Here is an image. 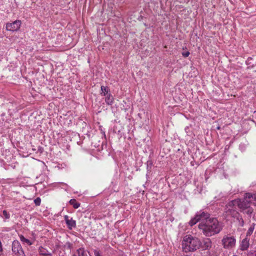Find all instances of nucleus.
Wrapping results in <instances>:
<instances>
[{
  "instance_id": "obj_31",
  "label": "nucleus",
  "mask_w": 256,
  "mask_h": 256,
  "mask_svg": "<svg viewBox=\"0 0 256 256\" xmlns=\"http://www.w3.org/2000/svg\"><path fill=\"white\" fill-rule=\"evenodd\" d=\"M38 151L40 152V153H42L44 151V148L41 147V146H39L38 148Z\"/></svg>"
},
{
  "instance_id": "obj_34",
  "label": "nucleus",
  "mask_w": 256,
  "mask_h": 256,
  "mask_svg": "<svg viewBox=\"0 0 256 256\" xmlns=\"http://www.w3.org/2000/svg\"><path fill=\"white\" fill-rule=\"evenodd\" d=\"M235 256V255H234V256Z\"/></svg>"
},
{
  "instance_id": "obj_26",
  "label": "nucleus",
  "mask_w": 256,
  "mask_h": 256,
  "mask_svg": "<svg viewBox=\"0 0 256 256\" xmlns=\"http://www.w3.org/2000/svg\"><path fill=\"white\" fill-rule=\"evenodd\" d=\"M152 165V162L151 160H148L147 162V169L148 170H151V168Z\"/></svg>"
},
{
  "instance_id": "obj_1",
  "label": "nucleus",
  "mask_w": 256,
  "mask_h": 256,
  "mask_svg": "<svg viewBox=\"0 0 256 256\" xmlns=\"http://www.w3.org/2000/svg\"><path fill=\"white\" fill-rule=\"evenodd\" d=\"M198 228L206 236H211L218 234L222 226L216 218H212L200 223Z\"/></svg>"
},
{
  "instance_id": "obj_2",
  "label": "nucleus",
  "mask_w": 256,
  "mask_h": 256,
  "mask_svg": "<svg viewBox=\"0 0 256 256\" xmlns=\"http://www.w3.org/2000/svg\"><path fill=\"white\" fill-rule=\"evenodd\" d=\"M200 240L189 234L184 237L182 242V250L185 252H193L200 248Z\"/></svg>"
},
{
  "instance_id": "obj_30",
  "label": "nucleus",
  "mask_w": 256,
  "mask_h": 256,
  "mask_svg": "<svg viewBox=\"0 0 256 256\" xmlns=\"http://www.w3.org/2000/svg\"><path fill=\"white\" fill-rule=\"evenodd\" d=\"M182 55L184 57H188L190 55V52L188 51L184 52H182Z\"/></svg>"
},
{
  "instance_id": "obj_24",
  "label": "nucleus",
  "mask_w": 256,
  "mask_h": 256,
  "mask_svg": "<svg viewBox=\"0 0 256 256\" xmlns=\"http://www.w3.org/2000/svg\"><path fill=\"white\" fill-rule=\"evenodd\" d=\"M247 256H256V250H251L247 254Z\"/></svg>"
},
{
  "instance_id": "obj_13",
  "label": "nucleus",
  "mask_w": 256,
  "mask_h": 256,
  "mask_svg": "<svg viewBox=\"0 0 256 256\" xmlns=\"http://www.w3.org/2000/svg\"><path fill=\"white\" fill-rule=\"evenodd\" d=\"M105 96V102L106 104L108 105H112L114 102V98L110 92Z\"/></svg>"
},
{
  "instance_id": "obj_18",
  "label": "nucleus",
  "mask_w": 256,
  "mask_h": 256,
  "mask_svg": "<svg viewBox=\"0 0 256 256\" xmlns=\"http://www.w3.org/2000/svg\"><path fill=\"white\" fill-rule=\"evenodd\" d=\"M38 251V253L40 255H42L44 256L50 253L48 250L46 248H44L42 246H40L39 247Z\"/></svg>"
},
{
  "instance_id": "obj_20",
  "label": "nucleus",
  "mask_w": 256,
  "mask_h": 256,
  "mask_svg": "<svg viewBox=\"0 0 256 256\" xmlns=\"http://www.w3.org/2000/svg\"><path fill=\"white\" fill-rule=\"evenodd\" d=\"M240 212H243L244 214H246L250 218L252 214L254 212V209L250 207L249 208H246L244 210H242L240 211Z\"/></svg>"
},
{
  "instance_id": "obj_7",
  "label": "nucleus",
  "mask_w": 256,
  "mask_h": 256,
  "mask_svg": "<svg viewBox=\"0 0 256 256\" xmlns=\"http://www.w3.org/2000/svg\"><path fill=\"white\" fill-rule=\"evenodd\" d=\"M197 218L198 221L205 222L206 220L210 219V214L204 212L200 211L198 212L195 215Z\"/></svg>"
},
{
  "instance_id": "obj_22",
  "label": "nucleus",
  "mask_w": 256,
  "mask_h": 256,
  "mask_svg": "<svg viewBox=\"0 0 256 256\" xmlns=\"http://www.w3.org/2000/svg\"><path fill=\"white\" fill-rule=\"evenodd\" d=\"M255 226L256 224L254 223H252L251 224L250 227L249 228L248 230L246 232V236H250L252 235Z\"/></svg>"
},
{
  "instance_id": "obj_14",
  "label": "nucleus",
  "mask_w": 256,
  "mask_h": 256,
  "mask_svg": "<svg viewBox=\"0 0 256 256\" xmlns=\"http://www.w3.org/2000/svg\"><path fill=\"white\" fill-rule=\"evenodd\" d=\"M19 237H20V241L23 244H26L28 246H31L34 244V240H30L24 238V236L22 235L19 236Z\"/></svg>"
},
{
  "instance_id": "obj_8",
  "label": "nucleus",
  "mask_w": 256,
  "mask_h": 256,
  "mask_svg": "<svg viewBox=\"0 0 256 256\" xmlns=\"http://www.w3.org/2000/svg\"><path fill=\"white\" fill-rule=\"evenodd\" d=\"M64 219L69 230H72L76 227V222L72 218H70L68 216L66 215L64 216Z\"/></svg>"
},
{
  "instance_id": "obj_5",
  "label": "nucleus",
  "mask_w": 256,
  "mask_h": 256,
  "mask_svg": "<svg viewBox=\"0 0 256 256\" xmlns=\"http://www.w3.org/2000/svg\"><path fill=\"white\" fill-rule=\"evenodd\" d=\"M250 200L248 198V196H246H246L243 199L240 198V202H238V208H240V211H242L251 207L250 206Z\"/></svg>"
},
{
  "instance_id": "obj_11",
  "label": "nucleus",
  "mask_w": 256,
  "mask_h": 256,
  "mask_svg": "<svg viewBox=\"0 0 256 256\" xmlns=\"http://www.w3.org/2000/svg\"><path fill=\"white\" fill-rule=\"evenodd\" d=\"M224 212L227 215L230 216L232 218H235V216L238 215L239 212L235 209H232L230 208H225Z\"/></svg>"
},
{
  "instance_id": "obj_9",
  "label": "nucleus",
  "mask_w": 256,
  "mask_h": 256,
  "mask_svg": "<svg viewBox=\"0 0 256 256\" xmlns=\"http://www.w3.org/2000/svg\"><path fill=\"white\" fill-rule=\"evenodd\" d=\"M22 248L20 242L18 240H14L12 246V252L14 254H19L20 251H22Z\"/></svg>"
},
{
  "instance_id": "obj_33",
  "label": "nucleus",
  "mask_w": 256,
  "mask_h": 256,
  "mask_svg": "<svg viewBox=\"0 0 256 256\" xmlns=\"http://www.w3.org/2000/svg\"><path fill=\"white\" fill-rule=\"evenodd\" d=\"M216 129H217V130H220V126H218L216 127Z\"/></svg>"
},
{
  "instance_id": "obj_12",
  "label": "nucleus",
  "mask_w": 256,
  "mask_h": 256,
  "mask_svg": "<svg viewBox=\"0 0 256 256\" xmlns=\"http://www.w3.org/2000/svg\"><path fill=\"white\" fill-rule=\"evenodd\" d=\"M249 239L246 238H244L240 245V250H246L249 246Z\"/></svg>"
},
{
  "instance_id": "obj_21",
  "label": "nucleus",
  "mask_w": 256,
  "mask_h": 256,
  "mask_svg": "<svg viewBox=\"0 0 256 256\" xmlns=\"http://www.w3.org/2000/svg\"><path fill=\"white\" fill-rule=\"evenodd\" d=\"M69 204L72 206L73 208L75 209L78 208L80 206V203L76 202L75 199H71L69 201Z\"/></svg>"
},
{
  "instance_id": "obj_17",
  "label": "nucleus",
  "mask_w": 256,
  "mask_h": 256,
  "mask_svg": "<svg viewBox=\"0 0 256 256\" xmlns=\"http://www.w3.org/2000/svg\"><path fill=\"white\" fill-rule=\"evenodd\" d=\"M100 94L105 96L110 92V88L108 86H101Z\"/></svg>"
},
{
  "instance_id": "obj_25",
  "label": "nucleus",
  "mask_w": 256,
  "mask_h": 256,
  "mask_svg": "<svg viewBox=\"0 0 256 256\" xmlns=\"http://www.w3.org/2000/svg\"><path fill=\"white\" fill-rule=\"evenodd\" d=\"M34 202L36 204V206H40V203H41V199L40 198L38 197V198H36L34 200Z\"/></svg>"
},
{
  "instance_id": "obj_15",
  "label": "nucleus",
  "mask_w": 256,
  "mask_h": 256,
  "mask_svg": "<svg viewBox=\"0 0 256 256\" xmlns=\"http://www.w3.org/2000/svg\"><path fill=\"white\" fill-rule=\"evenodd\" d=\"M235 218L238 222V225L240 226L243 227L244 225V222L240 214L239 213L238 215L235 216Z\"/></svg>"
},
{
  "instance_id": "obj_6",
  "label": "nucleus",
  "mask_w": 256,
  "mask_h": 256,
  "mask_svg": "<svg viewBox=\"0 0 256 256\" xmlns=\"http://www.w3.org/2000/svg\"><path fill=\"white\" fill-rule=\"evenodd\" d=\"M212 242L209 238H204L200 240V248H202V250H209L212 247Z\"/></svg>"
},
{
  "instance_id": "obj_10",
  "label": "nucleus",
  "mask_w": 256,
  "mask_h": 256,
  "mask_svg": "<svg viewBox=\"0 0 256 256\" xmlns=\"http://www.w3.org/2000/svg\"><path fill=\"white\" fill-rule=\"evenodd\" d=\"M238 202L240 198H236L229 202L226 206L225 208H230L232 209H236V206L238 208Z\"/></svg>"
},
{
  "instance_id": "obj_4",
  "label": "nucleus",
  "mask_w": 256,
  "mask_h": 256,
  "mask_svg": "<svg viewBox=\"0 0 256 256\" xmlns=\"http://www.w3.org/2000/svg\"><path fill=\"white\" fill-rule=\"evenodd\" d=\"M22 24V22L20 20H16L12 22H8L6 24V30L8 31H18Z\"/></svg>"
},
{
  "instance_id": "obj_32",
  "label": "nucleus",
  "mask_w": 256,
  "mask_h": 256,
  "mask_svg": "<svg viewBox=\"0 0 256 256\" xmlns=\"http://www.w3.org/2000/svg\"><path fill=\"white\" fill-rule=\"evenodd\" d=\"M44 256H52L51 253H49L48 254Z\"/></svg>"
},
{
  "instance_id": "obj_19",
  "label": "nucleus",
  "mask_w": 256,
  "mask_h": 256,
  "mask_svg": "<svg viewBox=\"0 0 256 256\" xmlns=\"http://www.w3.org/2000/svg\"><path fill=\"white\" fill-rule=\"evenodd\" d=\"M73 256H88L85 252L84 249L80 248L76 250V254H74Z\"/></svg>"
},
{
  "instance_id": "obj_3",
  "label": "nucleus",
  "mask_w": 256,
  "mask_h": 256,
  "mask_svg": "<svg viewBox=\"0 0 256 256\" xmlns=\"http://www.w3.org/2000/svg\"><path fill=\"white\" fill-rule=\"evenodd\" d=\"M222 244L224 248L231 250L236 246V239L230 234L224 236L222 240Z\"/></svg>"
},
{
  "instance_id": "obj_27",
  "label": "nucleus",
  "mask_w": 256,
  "mask_h": 256,
  "mask_svg": "<svg viewBox=\"0 0 256 256\" xmlns=\"http://www.w3.org/2000/svg\"><path fill=\"white\" fill-rule=\"evenodd\" d=\"M2 213L6 218L8 219L10 218V215L6 210H3Z\"/></svg>"
},
{
  "instance_id": "obj_28",
  "label": "nucleus",
  "mask_w": 256,
  "mask_h": 256,
  "mask_svg": "<svg viewBox=\"0 0 256 256\" xmlns=\"http://www.w3.org/2000/svg\"><path fill=\"white\" fill-rule=\"evenodd\" d=\"M65 246L69 250H71L72 248V244L70 242H66Z\"/></svg>"
},
{
  "instance_id": "obj_16",
  "label": "nucleus",
  "mask_w": 256,
  "mask_h": 256,
  "mask_svg": "<svg viewBox=\"0 0 256 256\" xmlns=\"http://www.w3.org/2000/svg\"><path fill=\"white\" fill-rule=\"evenodd\" d=\"M246 196H248V198L250 200V204L256 206V194H250L247 193Z\"/></svg>"
},
{
  "instance_id": "obj_29",
  "label": "nucleus",
  "mask_w": 256,
  "mask_h": 256,
  "mask_svg": "<svg viewBox=\"0 0 256 256\" xmlns=\"http://www.w3.org/2000/svg\"><path fill=\"white\" fill-rule=\"evenodd\" d=\"M15 254L17 256H26L23 248L22 249V251H20L19 254Z\"/></svg>"
},
{
  "instance_id": "obj_23",
  "label": "nucleus",
  "mask_w": 256,
  "mask_h": 256,
  "mask_svg": "<svg viewBox=\"0 0 256 256\" xmlns=\"http://www.w3.org/2000/svg\"><path fill=\"white\" fill-rule=\"evenodd\" d=\"M198 222H199V221L198 220L197 218L195 216L194 218H192V219H191V220L190 221L189 224L190 226H192L194 225L195 224H196Z\"/></svg>"
}]
</instances>
